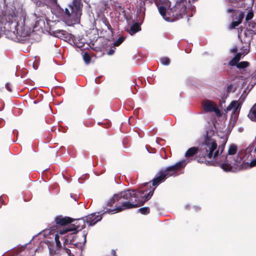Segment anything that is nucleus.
Listing matches in <instances>:
<instances>
[{"mask_svg":"<svg viewBox=\"0 0 256 256\" xmlns=\"http://www.w3.org/2000/svg\"><path fill=\"white\" fill-rule=\"evenodd\" d=\"M208 130L203 133L204 140L200 144L198 162L218 166L225 172H232V164L238 166L237 163H240L242 158L238 156L236 160L232 162L230 157L228 158L226 154H222L226 142L218 148L216 141L208 135Z\"/></svg>","mask_w":256,"mask_h":256,"instance_id":"obj_1","label":"nucleus"},{"mask_svg":"<svg viewBox=\"0 0 256 256\" xmlns=\"http://www.w3.org/2000/svg\"><path fill=\"white\" fill-rule=\"evenodd\" d=\"M146 189L138 190H128L114 194L107 204V206L112 208H106V212L108 214H114L144 205L151 198L155 190V188H152L148 194H144V192L147 191Z\"/></svg>","mask_w":256,"mask_h":256,"instance_id":"obj_2","label":"nucleus"},{"mask_svg":"<svg viewBox=\"0 0 256 256\" xmlns=\"http://www.w3.org/2000/svg\"><path fill=\"white\" fill-rule=\"evenodd\" d=\"M158 8L160 14L162 18L169 22H173L182 18L186 13V7L184 0L177 2L172 8L168 0H155Z\"/></svg>","mask_w":256,"mask_h":256,"instance_id":"obj_3","label":"nucleus"},{"mask_svg":"<svg viewBox=\"0 0 256 256\" xmlns=\"http://www.w3.org/2000/svg\"><path fill=\"white\" fill-rule=\"evenodd\" d=\"M186 164V160H182L176 162L175 164L168 166L164 170H161L156 174V177L152 180V186L154 188L158 186L160 184L164 182L166 178L170 176L176 174L179 170L184 168ZM146 186L150 187V190L154 188L151 187L150 182H148L146 184Z\"/></svg>","mask_w":256,"mask_h":256,"instance_id":"obj_4","label":"nucleus"},{"mask_svg":"<svg viewBox=\"0 0 256 256\" xmlns=\"http://www.w3.org/2000/svg\"><path fill=\"white\" fill-rule=\"evenodd\" d=\"M82 6L81 0H73L68 8L64 9V18L68 21L77 22L82 14Z\"/></svg>","mask_w":256,"mask_h":256,"instance_id":"obj_5","label":"nucleus"},{"mask_svg":"<svg viewBox=\"0 0 256 256\" xmlns=\"http://www.w3.org/2000/svg\"><path fill=\"white\" fill-rule=\"evenodd\" d=\"M72 222L74 223L72 226L60 230V234H63L68 232H72V234H76L86 226V220L84 217L72 220Z\"/></svg>","mask_w":256,"mask_h":256,"instance_id":"obj_6","label":"nucleus"},{"mask_svg":"<svg viewBox=\"0 0 256 256\" xmlns=\"http://www.w3.org/2000/svg\"><path fill=\"white\" fill-rule=\"evenodd\" d=\"M106 208H104L102 211H100L98 212H94L86 216L84 218L86 220V223L88 224V226H93L96 224L98 222L101 220L102 219V215L106 213H108L106 212Z\"/></svg>","mask_w":256,"mask_h":256,"instance_id":"obj_7","label":"nucleus"},{"mask_svg":"<svg viewBox=\"0 0 256 256\" xmlns=\"http://www.w3.org/2000/svg\"><path fill=\"white\" fill-rule=\"evenodd\" d=\"M202 106L204 112H214L218 116H222L220 110L218 108L216 104L214 102L210 100H205L202 102Z\"/></svg>","mask_w":256,"mask_h":256,"instance_id":"obj_8","label":"nucleus"},{"mask_svg":"<svg viewBox=\"0 0 256 256\" xmlns=\"http://www.w3.org/2000/svg\"><path fill=\"white\" fill-rule=\"evenodd\" d=\"M54 220L56 224L62 226L71 224L72 222V218L67 216L63 217L62 216H56Z\"/></svg>","mask_w":256,"mask_h":256,"instance_id":"obj_9","label":"nucleus"},{"mask_svg":"<svg viewBox=\"0 0 256 256\" xmlns=\"http://www.w3.org/2000/svg\"><path fill=\"white\" fill-rule=\"evenodd\" d=\"M200 146L199 148L193 146L188 148L185 154V156L189 158L192 156L196 154H198L196 156V159L198 162V157L200 155Z\"/></svg>","mask_w":256,"mask_h":256,"instance_id":"obj_10","label":"nucleus"},{"mask_svg":"<svg viewBox=\"0 0 256 256\" xmlns=\"http://www.w3.org/2000/svg\"><path fill=\"white\" fill-rule=\"evenodd\" d=\"M237 164H238V166H239V170L246 169L247 168H252L256 166V159L252 160L250 163V164H248V162H242L241 164L240 163Z\"/></svg>","mask_w":256,"mask_h":256,"instance_id":"obj_11","label":"nucleus"},{"mask_svg":"<svg viewBox=\"0 0 256 256\" xmlns=\"http://www.w3.org/2000/svg\"><path fill=\"white\" fill-rule=\"evenodd\" d=\"M240 104L238 101H232L229 106L226 108V112L230 111L232 110H234V112H235L240 108Z\"/></svg>","mask_w":256,"mask_h":256,"instance_id":"obj_12","label":"nucleus"},{"mask_svg":"<svg viewBox=\"0 0 256 256\" xmlns=\"http://www.w3.org/2000/svg\"><path fill=\"white\" fill-rule=\"evenodd\" d=\"M141 28L140 24L138 22L134 24L128 32L130 35H133L138 31L140 30Z\"/></svg>","mask_w":256,"mask_h":256,"instance_id":"obj_13","label":"nucleus"},{"mask_svg":"<svg viewBox=\"0 0 256 256\" xmlns=\"http://www.w3.org/2000/svg\"><path fill=\"white\" fill-rule=\"evenodd\" d=\"M248 117L254 122H256V103L251 108Z\"/></svg>","mask_w":256,"mask_h":256,"instance_id":"obj_14","label":"nucleus"},{"mask_svg":"<svg viewBox=\"0 0 256 256\" xmlns=\"http://www.w3.org/2000/svg\"><path fill=\"white\" fill-rule=\"evenodd\" d=\"M242 54L237 53L234 56L229 62V65L230 66H234L236 65L240 59Z\"/></svg>","mask_w":256,"mask_h":256,"instance_id":"obj_15","label":"nucleus"},{"mask_svg":"<svg viewBox=\"0 0 256 256\" xmlns=\"http://www.w3.org/2000/svg\"><path fill=\"white\" fill-rule=\"evenodd\" d=\"M251 40H252V38H250L248 42H246L248 45L246 47H245V46L242 47V48L241 49V50H242V53H240L242 54H242L246 55L249 52H250L249 46L250 45V42Z\"/></svg>","mask_w":256,"mask_h":256,"instance_id":"obj_16","label":"nucleus"},{"mask_svg":"<svg viewBox=\"0 0 256 256\" xmlns=\"http://www.w3.org/2000/svg\"><path fill=\"white\" fill-rule=\"evenodd\" d=\"M83 59L86 64H89L92 60V58L88 52H84L82 55Z\"/></svg>","mask_w":256,"mask_h":256,"instance_id":"obj_17","label":"nucleus"},{"mask_svg":"<svg viewBox=\"0 0 256 256\" xmlns=\"http://www.w3.org/2000/svg\"><path fill=\"white\" fill-rule=\"evenodd\" d=\"M237 152V146L234 144H231L228 150V154L234 155L236 154Z\"/></svg>","mask_w":256,"mask_h":256,"instance_id":"obj_18","label":"nucleus"},{"mask_svg":"<svg viewBox=\"0 0 256 256\" xmlns=\"http://www.w3.org/2000/svg\"><path fill=\"white\" fill-rule=\"evenodd\" d=\"M250 64L248 62L246 61L241 62H238L236 65V67L239 69H243L247 68L249 66Z\"/></svg>","mask_w":256,"mask_h":256,"instance_id":"obj_19","label":"nucleus"},{"mask_svg":"<svg viewBox=\"0 0 256 256\" xmlns=\"http://www.w3.org/2000/svg\"><path fill=\"white\" fill-rule=\"evenodd\" d=\"M138 212L142 214H148L150 212V210L148 207H143L138 210Z\"/></svg>","mask_w":256,"mask_h":256,"instance_id":"obj_20","label":"nucleus"},{"mask_svg":"<svg viewBox=\"0 0 256 256\" xmlns=\"http://www.w3.org/2000/svg\"><path fill=\"white\" fill-rule=\"evenodd\" d=\"M161 63L166 66H168L170 64V59L168 57H163L160 59Z\"/></svg>","mask_w":256,"mask_h":256,"instance_id":"obj_21","label":"nucleus"},{"mask_svg":"<svg viewBox=\"0 0 256 256\" xmlns=\"http://www.w3.org/2000/svg\"><path fill=\"white\" fill-rule=\"evenodd\" d=\"M124 37L120 36L114 42V44L116 46H118L124 41Z\"/></svg>","mask_w":256,"mask_h":256,"instance_id":"obj_22","label":"nucleus"},{"mask_svg":"<svg viewBox=\"0 0 256 256\" xmlns=\"http://www.w3.org/2000/svg\"><path fill=\"white\" fill-rule=\"evenodd\" d=\"M54 240L56 243V247L58 248H61L62 244L60 240V236L58 234H55Z\"/></svg>","mask_w":256,"mask_h":256,"instance_id":"obj_23","label":"nucleus"},{"mask_svg":"<svg viewBox=\"0 0 256 256\" xmlns=\"http://www.w3.org/2000/svg\"><path fill=\"white\" fill-rule=\"evenodd\" d=\"M103 22L104 24L106 26L108 29L110 30L112 32H113L114 29L111 26L110 24L109 23V22L107 18H104L103 20Z\"/></svg>","mask_w":256,"mask_h":256,"instance_id":"obj_24","label":"nucleus"},{"mask_svg":"<svg viewBox=\"0 0 256 256\" xmlns=\"http://www.w3.org/2000/svg\"><path fill=\"white\" fill-rule=\"evenodd\" d=\"M253 16H254V13H253L252 11L251 10L248 12V14L246 16V20L248 21L249 20H252V18Z\"/></svg>","mask_w":256,"mask_h":256,"instance_id":"obj_25","label":"nucleus"},{"mask_svg":"<svg viewBox=\"0 0 256 256\" xmlns=\"http://www.w3.org/2000/svg\"><path fill=\"white\" fill-rule=\"evenodd\" d=\"M244 12H240V14H238V19L237 21L240 22V24L242 22V20L244 19Z\"/></svg>","mask_w":256,"mask_h":256,"instance_id":"obj_26","label":"nucleus"},{"mask_svg":"<svg viewBox=\"0 0 256 256\" xmlns=\"http://www.w3.org/2000/svg\"><path fill=\"white\" fill-rule=\"evenodd\" d=\"M240 22L236 21H233L232 22L230 28L231 29L235 28L236 26H238L240 24Z\"/></svg>","mask_w":256,"mask_h":256,"instance_id":"obj_27","label":"nucleus"},{"mask_svg":"<svg viewBox=\"0 0 256 256\" xmlns=\"http://www.w3.org/2000/svg\"><path fill=\"white\" fill-rule=\"evenodd\" d=\"M13 24H14V32H16V34H20V32L18 31V22H14V23L12 22L11 23L12 25Z\"/></svg>","mask_w":256,"mask_h":256,"instance_id":"obj_28","label":"nucleus"},{"mask_svg":"<svg viewBox=\"0 0 256 256\" xmlns=\"http://www.w3.org/2000/svg\"><path fill=\"white\" fill-rule=\"evenodd\" d=\"M227 12H228L232 13V14H234L236 12V10L230 8L228 9Z\"/></svg>","mask_w":256,"mask_h":256,"instance_id":"obj_29","label":"nucleus"},{"mask_svg":"<svg viewBox=\"0 0 256 256\" xmlns=\"http://www.w3.org/2000/svg\"><path fill=\"white\" fill-rule=\"evenodd\" d=\"M64 250H65L66 252L68 254V256H70L71 254L70 250L65 246L64 248Z\"/></svg>","mask_w":256,"mask_h":256,"instance_id":"obj_30","label":"nucleus"},{"mask_svg":"<svg viewBox=\"0 0 256 256\" xmlns=\"http://www.w3.org/2000/svg\"><path fill=\"white\" fill-rule=\"evenodd\" d=\"M6 88L10 92H12V90L10 88V84L9 83H7L6 84Z\"/></svg>","mask_w":256,"mask_h":256,"instance_id":"obj_31","label":"nucleus"},{"mask_svg":"<svg viewBox=\"0 0 256 256\" xmlns=\"http://www.w3.org/2000/svg\"><path fill=\"white\" fill-rule=\"evenodd\" d=\"M56 228H57V226L54 225L52 226H50L49 229L51 232H52V231H54Z\"/></svg>","mask_w":256,"mask_h":256,"instance_id":"obj_32","label":"nucleus"},{"mask_svg":"<svg viewBox=\"0 0 256 256\" xmlns=\"http://www.w3.org/2000/svg\"><path fill=\"white\" fill-rule=\"evenodd\" d=\"M114 50L112 48H110L109 50V51L108 52V54L109 55H112V54H114Z\"/></svg>","mask_w":256,"mask_h":256,"instance_id":"obj_33","label":"nucleus"},{"mask_svg":"<svg viewBox=\"0 0 256 256\" xmlns=\"http://www.w3.org/2000/svg\"><path fill=\"white\" fill-rule=\"evenodd\" d=\"M102 78V76H98L95 78V82L96 84H100V79Z\"/></svg>","mask_w":256,"mask_h":256,"instance_id":"obj_34","label":"nucleus"},{"mask_svg":"<svg viewBox=\"0 0 256 256\" xmlns=\"http://www.w3.org/2000/svg\"><path fill=\"white\" fill-rule=\"evenodd\" d=\"M232 88V85L230 84V85L228 86L227 87V92H230L231 91Z\"/></svg>","mask_w":256,"mask_h":256,"instance_id":"obj_35","label":"nucleus"},{"mask_svg":"<svg viewBox=\"0 0 256 256\" xmlns=\"http://www.w3.org/2000/svg\"><path fill=\"white\" fill-rule=\"evenodd\" d=\"M94 124L92 122H86V126L88 127L92 126H93Z\"/></svg>","mask_w":256,"mask_h":256,"instance_id":"obj_36","label":"nucleus"},{"mask_svg":"<svg viewBox=\"0 0 256 256\" xmlns=\"http://www.w3.org/2000/svg\"><path fill=\"white\" fill-rule=\"evenodd\" d=\"M111 253L113 256H117V254H116V252L114 250H112Z\"/></svg>","mask_w":256,"mask_h":256,"instance_id":"obj_37","label":"nucleus"},{"mask_svg":"<svg viewBox=\"0 0 256 256\" xmlns=\"http://www.w3.org/2000/svg\"><path fill=\"white\" fill-rule=\"evenodd\" d=\"M232 52L234 53L236 52H238V48L236 47L234 48L232 50Z\"/></svg>","mask_w":256,"mask_h":256,"instance_id":"obj_38","label":"nucleus"},{"mask_svg":"<svg viewBox=\"0 0 256 256\" xmlns=\"http://www.w3.org/2000/svg\"><path fill=\"white\" fill-rule=\"evenodd\" d=\"M0 202H1V203H2V204H4V198H2V196H1L0 197Z\"/></svg>","mask_w":256,"mask_h":256,"instance_id":"obj_39","label":"nucleus"},{"mask_svg":"<svg viewBox=\"0 0 256 256\" xmlns=\"http://www.w3.org/2000/svg\"><path fill=\"white\" fill-rule=\"evenodd\" d=\"M253 147H254V146H250V147H248V148H247L246 150H248V152H250V150H251V148H253Z\"/></svg>","mask_w":256,"mask_h":256,"instance_id":"obj_40","label":"nucleus"},{"mask_svg":"<svg viewBox=\"0 0 256 256\" xmlns=\"http://www.w3.org/2000/svg\"><path fill=\"white\" fill-rule=\"evenodd\" d=\"M104 124V127L105 128H108L109 126H110V124L108 122Z\"/></svg>","mask_w":256,"mask_h":256,"instance_id":"obj_41","label":"nucleus"},{"mask_svg":"<svg viewBox=\"0 0 256 256\" xmlns=\"http://www.w3.org/2000/svg\"><path fill=\"white\" fill-rule=\"evenodd\" d=\"M65 32H66L65 31L62 30H60L59 33H61L62 34L64 35V33Z\"/></svg>","mask_w":256,"mask_h":256,"instance_id":"obj_42","label":"nucleus"},{"mask_svg":"<svg viewBox=\"0 0 256 256\" xmlns=\"http://www.w3.org/2000/svg\"><path fill=\"white\" fill-rule=\"evenodd\" d=\"M66 242H68V240L67 239H66V240H65V241L64 242V245H65V244H66Z\"/></svg>","mask_w":256,"mask_h":256,"instance_id":"obj_43","label":"nucleus"},{"mask_svg":"<svg viewBox=\"0 0 256 256\" xmlns=\"http://www.w3.org/2000/svg\"><path fill=\"white\" fill-rule=\"evenodd\" d=\"M192 0V2H193V3H194V2H196V1H198V0Z\"/></svg>","mask_w":256,"mask_h":256,"instance_id":"obj_44","label":"nucleus"},{"mask_svg":"<svg viewBox=\"0 0 256 256\" xmlns=\"http://www.w3.org/2000/svg\"><path fill=\"white\" fill-rule=\"evenodd\" d=\"M98 125L103 124H102V122H98Z\"/></svg>","mask_w":256,"mask_h":256,"instance_id":"obj_45","label":"nucleus"},{"mask_svg":"<svg viewBox=\"0 0 256 256\" xmlns=\"http://www.w3.org/2000/svg\"><path fill=\"white\" fill-rule=\"evenodd\" d=\"M84 240H86V236L84 235Z\"/></svg>","mask_w":256,"mask_h":256,"instance_id":"obj_46","label":"nucleus"},{"mask_svg":"<svg viewBox=\"0 0 256 256\" xmlns=\"http://www.w3.org/2000/svg\"><path fill=\"white\" fill-rule=\"evenodd\" d=\"M1 207V204H0V208Z\"/></svg>","mask_w":256,"mask_h":256,"instance_id":"obj_47","label":"nucleus"}]
</instances>
